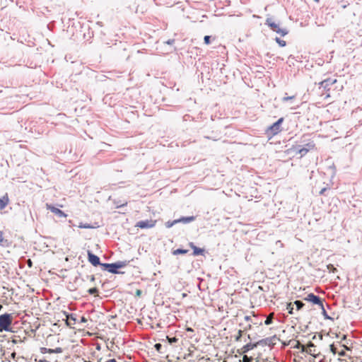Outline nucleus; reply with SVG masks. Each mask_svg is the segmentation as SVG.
I'll return each mask as SVG.
<instances>
[{"mask_svg": "<svg viewBox=\"0 0 362 362\" xmlns=\"http://www.w3.org/2000/svg\"><path fill=\"white\" fill-rule=\"evenodd\" d=\"M252 358H249L247 356L245 355L243 358L242 362H251Z\"/></svg>", "mask_w": 362, "mask_h": 362, "instance_id": "obj_34", "label": "nucleus"}, {"mask_svg": "<svg viewBox=\"0 0 362 362\" xmlns=\"http://www.w3.org/2000/svg\"><path fill=\"white\" fill-rule=\"evenodd\" d=\"M87 279L90 280V281H91V282H95V281H97V283H94L95 286H97L98 284H101V279L99 276L95 277L93 275H90V276H87Z\"/></svg>", "mask_w": 362, "mask_h": 362, "instance_id": "obj_19", "label": "nucleus"}, {"mask_svg": "<svg viewBox=\"0 0 362 362\" xmlns=\"http://www.w3.org/2000/svg\"><path fill=\"white\" fill-rule=\"evenodd\" d=\"M316 149V146L314 141H309L308 143L305 144V146L300 148L297 153H298L300 157L305 156L309 151H314Z\"/></svg>", "mask_w": 362, "mask_h": 362, "instance_id": "obj_6", "label": "nucleus"}, {"mask_svg": "<svg viewBox=\"0 0 362 362\" xmlns=\"http://www.w3.org/2000/svg\"><path fill=\"white\" fill-rule=\"evenodd\" d=\"M174 42H175L174 39L168 40V41L165 42V43L168 45H173Z\"/></svg>", "mask_w": 362, "mask_h": 362, "instance_id": "obj_37", "label": "nucleus"}, {"mask_svg": "<svg viewBox=\"0 0 362 362\" xmlns=\"http://www.w3.org/2000/svg\"><path fill=\"white\" fill-rule=\"evenodd\" d=\"M244 320L247 322L246 325L244 326L243 323H240V326L242 327L245 331L251 329V328H252L251 323L252 322V316L251 315H245L244 317Z\"/></svg>", "mask_w": 362, "mask_h": 362, "instance_id": "obj_12", "label": "nucleus"}, {"mask_svg": "<svg viewBox=\"0 0 362 362\" xmlns=\"http://www.w3.org/2000/svg\"><path fill=\"white\" fill-rule=\"evenodd\" d=\"M243 331H245L244 329L242 330V329H239L238 332V334L237 335L235 336V341H240V339L242 337V334H243Z\"/></svg>", "mask_w": 362, "mask_h": 362, "instance_id": "obj_27", "label": "nucleus"}, {"mask_svg": "<svg viewBox=\"0 0 362 362\" xmlns=\"http://www.w3.org/2000/svg\"><path fill=\"white\" fill-rule=\"evenodd\" d=\"M13 322V317L11 314L0 315V331H9Z\"/></svg>", "mask_w": 362, "mask_h": 362, "instance_id": "obj_3", "label": "nucleus"}, {"mask_svg": "<svg viewBox=\"0 0 362 362\" xmlns=\"http://www.w3.org/2000/svg\"><path fill=\"white\" fill-rule=\"evenodd\" d=\"M337 83V79L331 80L329 78L324 80L319 83V88L322 90V94H325V98L330 97L329 86Z\"/></svg>", "mask_w": 362, "mask_h": 362, "instance_id": "obj_4", "label": "nucleus"}, {"mask_svg": "<svg viewBox=\"0 0 362 362\" xmlns=\"http://www.w3.org/2000/svg\"><path fill=\"white\" fill-rule=\"evenodd\" d=\"M177 341V339H176L175 337H173L172 339H169V341L170 342H175Z\"/></svg>", "mask_w": 362, "mask_h": 362, "instance_id": "obj_41", "label": "nucleus"}, {"mask_svg": "<svg viewBox=\"0 0 362 362\" xmlns=\"http://www.w3.org/2000/svg\"><path fill=\"white\" fill-rule=\"evenodd\" d=\"M105 362H117L115 358H112V359H109L107 361H106Z\"/></svg>", "mask_w": 362, "mask_h": 362, "instance_id": "obj_43", "label": "nucleus"}, {"mask_svg": "<svg viewBox=\"0 0 362 362\" xmlns=\"http://www.w3.org/2000/svg\"><path fill=\"white\" fill-rule=\"evenodd\" d=\"M88 261L93 265L100 264V259L97 255H93L90 251L88 252ZM125 265L124 262H116L113 264H101L102 269L107 272H116V269H120Z\"/></svg>", "mask_w": 362, "mask_h": 362, "instance_id": "obj_1", "label": "nucleus"}, {"mask_svg": "<svg viewBox=\"0 0 362 362\" xmlns=\"http://www.w3.org/2000/svg\"><path fill=\"white\" fill-rule=\"evenodd\" d=\"M266 24L274 32L280 34L281 36H284L287 34V32L280 28L279 23H276L272 18H267L266 20Z\"/></svg>", "mask_w": 362, "mask_h": 362, "instance_id": "obj_5", "label": "nucleus"}, {"mask_svg": "<svg viewBox=\"0 0 362 362\" xmlns=\"http://www.w3.org/2000/svg\"><path fill=\"white\" fill-rule=\"evenodd\" d=\"M55 359H49V361H51L52 362L54 361Z\"/></svg>", "mask_w": 362, "mask_h": 362, "instance_id": "obj_47", "label": "nucleus"}, {"mask_svg": "<svg viewBox=\"0 0 362 362\" xmlns=\"http://www.w3.org/2000/svg\"><path fill=\"white\" fill-rule=\"evenodd\" d=\"M9 202L8 196L6 194L3 197L0 198V209H4Z\"/></svg>", "mask_w": 362, "mask_h": 362, "instance_id": "obj_16", "label": "nucleus"}, {"mask_svg": "<svg viewBox=\"0 0 362 362\" xmlns=\"http://www.w3.org/2000/svg\"><path fill=\"white\" fill-rule=\"evenodd\" d=\"M295 98H296V96H295V95H292V96H285V97H284V98H283L282 100H283L284 102H286V101H288V100H293V99H294Z\"/></svg>", "mask_w": 362, "mask_h": 362, "instance_id": "obj_33", "label": "nucleus"}, {"mask_svg": "<svg viewBox=\"0 0 362 362\" xmlns=\"http://www.w3.org/2000/svg\"><path fill=\"white\" fill-rule=\"evenodd\" d=\"M2 308H3L2 305H0V310L2 309Z\"/></svg>", "mask_w": 362, "mask_h": 362, "instance_id": "obj_46", "label": "nucleus"}, {"mask_svg": "<svg viewBox=\"0 0 362 362\" xmlns=\"http://www.w3.org/2000/svg\"><path fill=\"white\" fill-rule=\"evenodd\" d=\"M293 307H294L293 303H288L286 305V310H288V313L291 315L293 313V309H294Z\"/></svg>", "mask_w": 362, "mask_h": 362, "instance_id": "obj_22", "label": "nucleus"}, {"mask_svg": "<svg viewBox=\"0 0 362 362\" xmlns=\"http://www.w3.org/2000/svg\"><path fill=\"white\" fill-rule=\"evenodd\" d=\"M65 317L66 324L69 327H71L76 323V317L74 314H68L66 312H63Z\"/></svg>", "mask_w": 362, "mask_h": 362, "instance_id": "obj_9", "label": "nucleus"}, {"mask_svg": "<svg viewBox=\"0 0 362 362\" xmlns=\"http://www.w3.org/2000/svg\"><path fill=\"white\" fill-rule=\"evenodd\" d=\"M339 345H341V344H338L337 345H335L333 344L330 345V351L333 354L336 355L338 354V351L339 349Z\"/></svg>", "mask_w": 362, "mask_h": 362, "instance_id": "obj_20", "label": "nucleus"}, {"mask_svg": "<svg viewBox=\"0 0 362 362\" xmlns=\"http://www.w3.org/2000/svg\"><path fill=\"white\" fill-rule=\"evenodd\" d=\"M87 322V319L85 317L83 316L81 317L80 322Z\"/></svg>", "mask_w": 362, "mask_h": 362, "instance_id": "obj_39", "label": "nucleus"}, {"mask_svg": "<svg viewBox=\"0 0 362 362\" xmlns=\"http://www.w3.org/2000/svg\"><path fill=\"white\" fill-rule=\"evenodd\" d=\"M293 304L296 306L297 310H300L304 306V303L300 300H296Z\"/></svg>", "mask_w": 362, "mask_h": 362, "instance_id": "obj_24", "label": "nucleus"}, {"mask_svg": "<svg viewBox=\"0 0 362 362\" xmlns=\"http://www.w3.org/2000/svg\"><path fill=\"white\" fill-rule=\"evenodd\" d=\"M252 315L253 317H255V315L254 314V312L252 313Z\"/></svg>", "mask_w": 362, "mask_h": 362, "instance_id": "obj_45", "label": "nucleus"}, {"mask_svg": "<svg viewBox=\"0 0 362 362\" xmlns=\"http://www.w3.org/2000/svg\"><path fill=\"white\" fill-rule=\"evenodd\" d=\"M194 219V216L182 217L179 219L175 220V222L187 223L193 221Z\"/></svg>", "mask_w": 362, "mask_h": 362, "instance_id": "obj_17", "label": "nucleus"}, {"mask_svg": "<svg viewBox=\"0 0 362 362\" xmlns=\"http://www.w3.org/2000/svg\"><path fill=\"white\" fill-rule=\"evenodd\" d=\"M35 362H52L51 361H48V359H46V358L39 359V360L35 359ZM52 362H59V361L57 358H55V360Z\"/></svg>", "mask_w": 362, "mask_h": 362, "instance_id": "obj_31", "label": "nucleus"}, {"mask_svg": "<svg viewBox=\"0 0 362 362\" xmlns=\"http://www.w3.org/2000/svg\"><path fill=\"white\" fill-rule=\"evenodd\" d=\"M187 252H188L187 250L177 249L173 252V254L175 255H177L186 254Z\"/></svg>", "mask_w": 362, "mask_h": 362, "instance_id": "obj_23", "label": "nucleus"}, {"mask_svg": "<svg viewBox=\"0 0 362 362\" xmlns=\"http://www.w3.org/2000/svg\"><path fill=\"white\" fill-rule=\"evenodd\" d=\"M141 290H139V289H137V290L136 291V296H137V297H140V296H141Z\"/></svg>", "mask_w": 362, "mask_h": 362, "instance_id": "obj_38", "label": "nucleus"}, {"mask_svg": "<svg viewBox=\"0 0 362 362\" xmlns=\"http://www.w3.org/2000/svg\"><path fill=\"white\" fill-rule=\"evenodd\" d=\"M314 1H316V2H318V1H319V0H314Z\"/></svg>", "mask_w": 362, "mask_h": 362, "instance_id": "obj_48", "label": "nucleus"}, {"mask_svg": "<svg viewBox=\"0 0 362 362\" xmlns=\"http://www.w3.org/2000/svg\"><path fill=\"white\" fill-rule=\"evenodd\" d=\"M11 242L4 237L3 231L0 230V246L7 247L11 245Z\"/></svg>", "mask_w": 362, "mask_h": 362, "instance_id": "obj_15", "label": "nucleus"}, {"mask_svg": "<svg viewBox=\"0 0 362 362\" xmlns=\"http://www.w3.org/2000/svg\"><path fill=\"white\" fill-rule=\"evenodd\" d=\"M349 349L344 345H339V349L338 351L337 355L339 356H346V351H349Z\"/></svg>", "mask_w": 362, "mask_h": 362, "instance_id": "obj_18", "label": "nucleus"}, {"mask_svg": "<svg viewBox=\"0 0 362 362\" xmlns=\"http://www.w3.org/2000/svg\"><path fill=\"white\" fill-rule=\"evenodd\" d=\"M296 347L298 349H300L303 352H304L306 349V346H304L303 344H301L299 341H297Z\"/></svg>", "mask_w": 362, "mask_h": 362, "instance_id": "obj_29", "label": "nucleus"}, {"mask_svg": "<svg viewBox=\"0 0 362 362\" xmlns=\"http://www.w3.org/2000/svg\"><path fill=\"white\" fill-rule=\"evenodd\" d=\"M274 313H271L267 317V319L266 320L264 321V324L266 325H269L270 324L272 323V320L274 318Z\"/></svg>", "mask_w": 362, "mask_h": 362, "instance_id": "obj_21", "label": "nucleus"}, {"mask_svg": "<svg viewBox=\"0 0 362 362\" xmlns=\"http://www.w3.org/2000/svg\"><path fill=\"white\" fill-rule=\"evenodd\" d=\"M189 245L191 247V248L193 250V255L194 256H198V255H204V250L202 248L197 247L195 246L193 243H189Z\"/></svg>", "mask_w": 362, "mask_h": 362, "instance_id": "obj_14", "label": "nucleus"}, {"mask_svg": "<svg viewBox=\"0 0 362 362\" xmlns=\"http://www.w3.org/2000/svg\"><path fill=\"white\" fill-rule=\"evenodd\" d=\"M186 331H187V332H194L193 329H192L191 327H187V328H186Z\"/></svg>", "mask_w": 362, "mask_h": 362, "instance_id": "obj_42", "label": "nucleus"}, {"mask_svg": "<svg viewBox=\"0 0 362 362\" xmlns=\"http://www.w3.org/2000/svg\"><path fill=\"white\" fill-rule=\"evenodd\" d=\"M88 292L91 294V295H95V296H98V291L96 288V286H94L93 288H90L88 290Z\"/></svg>", "mask_w": 362, "mask_h": 362, "instance_id": "obj_26", "label": "nucleus"}, {"mask_svg": "<svg viewBox=\"0 0 362 362\" xmlns=\"http://www.w3.org/2000/svg\"><path fill=\"white\" fill-rule=\"evenodd\" d=\"M306 353L309 354L313 357L315 358L319 355L320 352L318 351L317 346L314 345L313 343L310 342L306 346V349L305 351Z\"/></svg>", "mask_w": 362, "mask_h": 362, "instance_id": "obj_10", "label": "nucleus"}, {"mask_svg": "<svg viewBox=\"0 0 362 362\" xmlns=\"http://www.w3.org/2000/svg\"><path fill=\"white\" fill-rule=\"evenodd\" d=\"M156 349L159 351L160 349L161 348V344H156V346H155Z\"/></svg>", "mask_w": 362, "mask_h": 362, "instance_id": "obj_40", "label": "nucleus"}, {"mask_svg": "<svg viewBox=\"0 0 362 362\" xmlns=\"http://www.w3.org/2000/svg\"><path fill=\"white\" fill-rule=\"evenodd\" d=\"M303 299L305 301L311 303L313 305H317L320 308H323V303L321 298L313 293L308 294L306 296L303 297Z\"/></svg>", "mask_w": 362, "mask_h": 362, "instance_id": "obj_7", "label": "nucleus"}, {"mask_svg": "<svg viewBox=\"0 0 362 362\" xmlns=\"http://www.w3.org/2000/svg\"><path fill=\"white\" fill-rule=\"evenodd\" d=\"M252 323H253L255 325H257V326H261L262 325V321H255V322L252 321Z\"/></svg>", "mask_w": 362, "mask_h": 362, "instance_id": "obj_36", "label": "nucleus"}, {"mask_svg": "<svg viewBox=\"0 0 362 362\" xmlns=\"http://www.w3.org/2000/svg\"><path fill=\"white\" fill-rule=\"evenodd\" d=\"M46 206H47V209L48 210H49L50 211H52L55 215L58 216L59 217H63V218L67 217V215L64 211L60 210L59 209H58L54 206L49 205V204H47Z\"/></svg>", "mask_w": 362, "mask_h": 362, "instance_id": "obj_11", "label": "nucleus"}, {"mask_svg": "<svg viewBox=\"0 0 362 362\" xmlns=\"http://www.w3.org/2000/svg\"><path fill=\"white\" fill-rule=\"evenodd\" d=\"M78 228H92L93 227L90 226L89 224H83L82 223H81L78 225Z\"/></svg>", "mask_w": 362, "mask_h": 362, "instance_id": "obj_30", "label": "nucleus"}, {"mask_svg": "<svg viewBox=\"0 0 362 362\" xmlns=\"http://www.w3.org/2000/svg\"><path fill=\"white\" fill-rule=\"evenodd\" d=\"M156 220L153 219L140 221L136 223L135 227L141 229L152 228L156 226Z\"/></svg>", "mask_w": 362, "mask_h": 362, "instance_id": "obj_8", "label": "nucleus"}, {"mask_svg": "<svg viewBox=\"0 0 362 362\" xmlns=\"http://www.w3.org/2000/svg\"><path fill=\"white\" fill-rule=\"evenodd\" d=\"M284 117L279 118L276 122L266 129L265 134L269 139L272 138L281 132V124L284 122Z\"/></svg>", "mask_w": 362, "mask_h": 362, "instance_id": "obj_2", "label": "nucleus"}, {"mask_svg": "<svg viewBox=\"0 0 362 362\" xmlns=\"http://www.w3.org/2000/svg\"><path fill=\"white\" fill-rule=\"evenodd\" d=\"M211 37L209 35H206L204 38V43L206 45H209L211 43Z\"/></svg>", "mask_w": 362, "mask_h": 362, "instance_id": "obj_32", "label": "nucleus"}, {"mask_svg": "<svg viewBox=\"0 0 362 362\" xmlns=\"http://www.w3.org/2000/svg\"><path fill=\"white\" fill-rule=\"evenodd\" d=\"M252 347H253V346L251 344H247L243 346L242 351H243V353H246L248 351H250V349H252Z\"/></svg>", "mask_w": 362, "mask_h": 362, "instance_id": "obj_25", "label": "nucleus"}, {"mask_svg": "<svg viewBox=\"0 0 362 362\" xmlns=\"http://www.w3.org/2000/svg\"><path fill=\"white\" fill-rule=\"evenodd\" d=\"M177 223H178V222H175V220H174L173 221H172V222L168 221V222L166 223V226H167L168 228H170V227H172L174 224Z\"/></svg>", "mask_w": 362, "mask_h": 362, "instance_id": "obj_35", "label": "nucleus"}, {"mask_svg": "<svg viewBox=\"0 0 362 362\" xmlns=\"http://www.w3.org/2000/svg\"><path fill=\"white\" fill-rule=\"evenodd\" d=\"M276 42L281 46V47H284L286 46V42L285 40H282L281 39H279V37H276Z\"/></svg>", "mask_w": 362, "mask_h": 362, "instance_id": "obj_28", "label": "nucleus"}, {"mask_svg": "<svg viewBox=\"0 0 362 362\" xmlns=\"http://www.w3.org/2000/svg\"><path fill=\"white\" fill-rule=\"evenodd\" d=\"M325 190V189H322L321 192H320V194H322Z\"/></svg>", "mask_w": 362, "mask_h": 362, "instance_id": "obj_44", "label": "nucleus"}, {"mask_svg": "<svg viewBox=\"0 0 362 362\" xmlns=\"http://www.w3.org/2000/svg\"><path fill=\"white\" fill-rule=\"evenodd\" d=\"M63 351L61 347H57L54 349H48L46 347H42L40 348V352L42 354H53V353H62Z\"/></svg>", "mask_w": 362, "mask_h": 362, "instance_id": "obj_13", "label": "nucleus"}]
</instances>
